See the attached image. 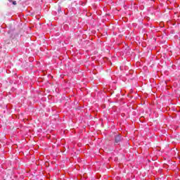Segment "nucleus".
Masks as SVG:
<instances>
[{"mask_svg": "<svg viewBox=\"0 0 180 180\" xmlns=\"http://www.w3.org/2000/svg\"><path fill=\"white\" fill-rule=\"evenodd\" d=\"M121 141H122V136H120V135H117L115 136L116 144H119Z\"/></svg>", "mask_w": 180, "mask_h": 180, "instance_id": "1", "label": "nucleus"}, {"mask_svg": "<svg viewBox=\"0 0 180 180\" xmlns=\"http://www.w3.org/2000/svg\"><path fill=\"white\" fill-rule=\"evenodd\" d=\"M13 5H16V1H13Z\"/></svg>", "mask_w": 180, "mask_h": 180, "instance_id": "2", "label": "nucleus"}, {"mask_svg": "<svg viewBox=\"0 0 180 180\" xmlns=\"http://www.w3.org/2000/svg\"><path fill=\"white\" fill-rule=\"evenodd\" d=\"M10 2L12 1V0H8Z\"/></svg>", "mask_w": 180, "mask_h": 180, "instance_id": "3", "label": "nucleus"}]
</instances>
